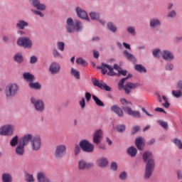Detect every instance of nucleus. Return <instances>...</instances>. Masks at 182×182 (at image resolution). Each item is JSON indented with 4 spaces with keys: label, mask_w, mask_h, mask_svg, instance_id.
<instances>
[{
    "label": "nucleus",
    "mask_w": 182,
    "mask_h": 182,
    "mask_svg": "<svg viewBox=\"0 0 182 182\" xmlns=\"http://www.w3.org/2000/svg\"><path fill=\"white\" fill-rule=\"evenodd\" d=\"M143 161L144 163L146 162L145 168L144 179L149 180L153 174V171L154 170V158H153V154L150 151H146L143 154Z\"/></svg>",
    "instance_id": "1"
},
{
    "label": "nucleus",
    "mask_w": 182,
    "mask_h": 182,
    "mask_svg": "<svg viewBox=\"0 0 182 182\" xmlns=\"http://www.w3.org/2000/svg\"><path fill=\"white\" fill-rule=\"evenodd\" d=\"M129 77H132V75H129L127 77L122 78L118 83L119 90H122V89H124L126 95H130L132 89H136V87H139V86H140L139 83L133 82H128L124 86V82H126L127 79H129Z\"/></svg>",
    "instance_id": "2"
},
{
    "label": "nucleus",
    "mask_w": 182,
    "mask_h": 182,
    "mask_svg": "<svg viewBox=\"0 0 182 182\" xmlns=\"http://www.w3.org/2000/svg\"><path fill=\"white\" fill-rule=\"evenodd\" d=\"M120 102L123 105L122 110L129 114V116H133V117H136V119H140L141 115L140 114V112L139 111H133L129 106H132V102L127 101L126 99H121Z\"/></svg>",
    "instance_id": "3"
},
{
    "label": "nucleus",
    "mask_w": 182,
    "mask_h": 182,
    "mask_svg": "<svg viewBox=\"0 0 182 182\" xmlns=\"http://www.w3.org/2000/svg\"><path fill=\"white\" fill-rule=\"evenodd\" d=\"M66 23V30L68 33H73L75 31H77V32L82 31V23L77 20L73 22V19L69 18Z\"/></svg>",
    "instance_id": "4"
},
{
    "label": "nucleus",
    "mask_w": 182,
    "mask_h": 182,
    "mask_svg": "<svg viewBox=\"0 0 182 182\" xmlns=\"http://www.w3.org/2000/svg\"><path fill=\"white\" fill-rule=\"evenodd\" d=\"M19 90V87L16 84H10L6 87V97H14Z\"/></svg>",
    "instance_id": "5"
},
{
    "label": "nucleus",
    "mask_w": 182,
    "mask_h": 182,
    "mask_svg": "<svg viewBox=\"0 0 182 182\" xmlns=\"http://www.w3.org/2000/svg\"><path fill=\"white\" fill-rule=\"evenodd\" d=\"M92 82L94 86L99 87L101 90H106V92H110L112 90V88H110V87H109L103 80L99 81L96 78H92Z\"/></svg>",
    "instance_id": "6"
},
{
    "label": "nucleus",
    "mask_w": 182,
    "mask_h": 182,
    "mask_svg": "<svg viewBox=\"0 0 182 182\" xmlns=\"http://www.w3.org/2000/svg\"><path fill=\"white\" fill-rule=\"evenodd\" d=\"M80 147L82 149V151L86 153H92L95 149V146L90 144L87 140H82L80 142Z\"/></svg>",
    "instance_id": "7"
},
{
    "label": "nucleus",
    "mask_w": 182,
    "mask_h": 182,
    "mask_svg": "<svg viewBox=\"0 0 182 182\" xmlns=\"http://www.w3.org/2000/svg\"><path fill=\"white\" fill-rule=\"evenodd\" d=\"M42 146V140L41 139V136H33L31 139V146L33 151H38L41 149Z\"/></svg>",
    "instance_id": "8"
},
{
    "label": "nucleus",
    "mask_w": 182,
    "mask_h": 182,
    "mask_svg": "<svg viewBox=\"0 0 182 182\" xmlns=\"http://www.w3.org/2000/svg\"><path fill=\"white\" fill-rule=\"evenodd\" d=\"M31 103L33 105L37 112H43V110H45V104L43 103V101L41 100H37L32 97L31 98Z\"/></svg>",
    "instance_id": "9"
},
{
    "label": "nucleus",
    "mask_w": 182,
    "mask_h": 182,
    "mask_svg": "<svg viewBox=\"0 0 182 182\" xmlns=\"http://www.w3.org/2000/svg\"><path fill=\"white\" fill-rule=\"evenodd\" d=\"M66 154V146L64 144L58 145L55 148L54 156L56 159H62Z\"/></svg>",
    "instance_id": "10"
},
{
    "label": "nucleus",
    "mask_w": 182,
    "mask_h": 182,
    "mask_svg": "<svg viewBox=\"0 0 182 182\" xmlns=\"http://www.w3.org/2000/svg\"><path fill=\"white\" fill-rule=\"evenodd\" d=\"M102 75H106L107 73L108 76H116V73L112 65H109L106 63H102L100 68ZM107 70L109 72L107 73Z\"/></svg>",
    "instance_id": "11"
},
{
    "label": "nucleus",
    "mask_w": 182,
    "mask_h": 182,
    "mask_svg": "<svg viewBox=\"0 0 182 182\" xmlns=\"http://www.w3.org/2000/svg\"><path fill=\"white\" fill-rule=\"evenodd\" d=\"M18 46H23V48H32V41L31 39L26 37L20 38L17 41Z\"/></svg>",
    "instance_id": "12"
},
{
    "label": "nucleus",
    "mask_w": 182,
    "mask_h": 182,
    "mask_svg": "<svg viewBox=\"0 0 182 182\" xmlns=\"http://www.w3.org/2000/svg\"><path fill=\"white\" fill-rule=\"evenodd\" d=\"M93 167V163L87 162L84 159H80L78 161V170L83 171V170H90Z\"/></svg>",
    "instance_id": "13"
},
{
    "label": "nucleus",
    "mask_w": 182,
    "mask_h": 182,
    "mask_svg": "<svg viewBox=\"0 0 182 182\" xmlns=\"http://www.w3.org/2000/svg\"><path fill=\"white\" fill-rule=\"evenodd\" d=\"M49 72L51 75H58L60 72V64L57 62H53L50 65Z\"/></svg>",
    "instance_id": "14"
},
{
    "label": "nucleus",
    "mask_w": 182,
    "mask_h": 182,
    "mask_svg": "<svg viewBox=\"0 0 182 182\" xmlns=\"http://www.w3.org/2000/svg\"><path fill=\"white\" fill-rule=\"evenodd\" d=\"M14 133V127L11 125H5L0 128V134L1 136H8Z\"/></svg>",
    "instance_id": "15"
},
{
    "label": "nucleus",
    "mask_w": 182,
    "mask_h": 182,
    "mask_svg": "<svg viewBox=\"0 0 182 182\" xmlns=\"http://www.w3.org/2000/svg\"><path fill=\"white\" fill-rule=\"evenodd\" d=\"M32 139H33V136H32V134H27L23 136V138H21L18 143L21 144L23 146H28L29 144V142L32 143Z\"/></svg>",
    "instance_id": "16"
},
{
    "label": "nucleus",
    "mask_w": 182,
    "mask_h": 182,
    "mask_svg": "<svg viewBox=\"0 0 182 182\" xmlns=\"http://www.w3.org/2000/svg\"><path fill=\"white\" fill-rule=\"evenodd\" d=\"M30 2L34 8L40 11H45L46 9V6L45 4H41L39 0H30Z\"/></svg>",
    "instance_id": "17"
},
{
    "label": "nucleus",
    "mask_w": 182,
    "mask_h": 182,
    "mask_svg": "<svg viewBox=\"0 0 182 182\" xmlns=\"http://www.w3.org/2000/svg\"><path fill=\"white\" fill-rule=\"evenodd\" d=\"M76 12L79 18H80L81 19H85L86 21H89V16H87V13H86L84 10L79 7H77Z\"/></svg>",
    "instance_id": "18"
},
{
    "label": "nucleus",
    "mask_w": 182,
    "mask_h": 182,
    "mask_svg": "<svg viewBox=\"0 0 182 182\" xmlns=\"http://www.w3.org/2000/svg\"><path fill=\"white\" fill-rule=\"evenodd\" d=\"M102 133L101 129H98L95 132L93 137V142L95 143V144H99L102 141Z\"/></svg>",
    "instance_id": "19"
},
{
    "label": "nucleus",
    "mask_w": 182,
    "mask_h": 182,
    "mask_svg": "<svg viewBox=\"0 0 182 182\" xmlns=\"http://www.w3.org/2000/svg\"><path fill=\"white\" fill-rule=\"evenodd\" d=\"M111 110L112 112H114V113H116V114H117L119 117H123L124 116V114L123 113V110L122 109V108H120L117 105H113L111 107Z\"/></svg>",
    "instance_id": "20"
},
{
    "label": "nucleus",
    "mask_w": 182,
    "mask_h": 182,
    "mask_svg": "<svg viewBox=\"0 0 182 182\" xmlns=\"http://www.w3.org/2000/svg\"><path fill=\"white\" fill-rule=\"evenodd\" d=\"M37 180L38 182H50L45 173L43 172H38L37 174Z\"/></svg>",
    "instance_id": "21"
},
{
    "label": "nucleus",
    "mask_w": 182,
    "mask_h": 182,
    "mask_svg": "<svg viewBox=\"0 0 182 182\" xmlns=\"http://www.w3.org/2000/svg\"><path fill=\"white\" fill-rule=\"evenodd\" d=\"M162 56L165 60H173L174 59V55L168 50H164Z\"/></svg>",
    "instance_id": "22"
},
{
    "label": "nucleus",
    "mask_w": 182,
    "mask_h": 182,
    "mask_svg": "<svg viewBox=\"0 0 182 182\" xmlns=\"http://www.w3.org/2000/svg\"><path fill=\"white\" fill-rule=\"evenodd\" d=\"M16 153L17 156H23L25 153V146L19 143L18 146L16 148Z\"/></svg>",
    "instance_id": "23"
},
{
    "label": "nucleus",
    "mask_w": 182,
    "mask_h": 182,
    "mask_svg": "<svg viewBox=\"0 0 182 182\" xmlns=\"http://www.w3.org/2000/svg\"><path fill=\"white\" fill-rule=\"evenodd\" d=\"M97 164L99 167H106L109 164V161L107 159L102 157L97 160Z\"/></svg>",
    "instance_id": "24"
},
{
    "label": "nucleus",
    "mask_w": 182,
    "mask_h": 182,
    "mask_svg": "<svg viewBox=\"0 0 182 182\" xmlns=\"http://www.w3.org/2000/svg\"><path fill=\"white\" fill-rule=\"evenodd\" d=\"M135 145L136 146L138 150H143V146H144V141L142 137H138L135 140Z\"/></svg>",
    "instance_id": "25"
},
{
    "label": "nucleus",
    "mask_w": 182,
    "mask_h": 182,
    "mask_svg": "<svg viewBox=\"0 0 182 182\" xmlns=\"http://www.w3.org/2000/svg\"><path fill=\"white\" fill-rule=\"evenodd\" d=\"M123 55L125 56V58H127V59L131 60V62H133L134 63H136L137 60L132 53H129L127 50H124Z\"/></svg>",
    "instance_id": "26"
},
{
    "label": "nucleus",
    "mask_w": 182,
    "mask_h": 182,
    "mask_svg": "<svg viewBox=\"0 0 182 182\" xmlns=\"http://www.w3.org/2000/svg\"><path fill=\"white\" fill-rule=\"evenodd\" d=\"M23 76L25 80H26L27 82H29V83H31V82H33V80H35V77L29 73H23Z\"/></svg>",
    "instance_id": "27"
},
{
    "label": "nucleus",
    "mask_w": 182,
    "mask_h": 182,
    "mask_svg": "<svg viewBox=\"0 0 182 182\" xmlns=\"http://www.w3.org/2000/svg\"><path fill=\"white\" fill-rule=\"evenodd\" d=\"M127 151L131 157H136V155L137 154V149L134 146L129 147Z\"/></svg>",
    "instance_id": "28"
},
{
    "label": "nucleus",
    "mask_w": 182,
    "mask_h": 182,
    "mask_svg": "<svg viewBox=\"0 0 182 182\" xmlns=\"http://www.w3.org/2000/svg\"><path fill=\"white\" fill-rule=\"evenodd\" d=\"M1 178L3 182H12V176L9 173H3Z\"/></svg>",
    "instance_id": "29"
},
{
    "label": "nucleus",
    "mask_w": 182,
    "mask_h": 182,
    "mask_svg": "<svg viewBox=\"0 0 182 182\" xmlns=\"http://www.w3.org/2000/svg\"><path fill=\"white\" fill-rule=\"evenodd\" d=\"M28 25V22L20 20L16 24V28H18V29H25Z\"/></svg>",
    "instance_id": "30"
},
{
    "label": "nucleus",
    "mask_w": 182,
    "mask_h": 182,
    "mask_svg": "<svg viewBox=\"0 0 182 182\" xmlns=\"http://www.w3.org/2000/svg\"><path fill=\"white\" fill-rule=\"evenodd\" d=\"M92 99L95 102L97 106H100V107H105V104L103 102L96 97V95H92Z\"/></svg>",
    "instance_id": "31"
},
{
    "label": "nucleus",
    "mask_w": 182,
    "mask_h": 182,
    "mask_svg": "<svg viewBox=\"0 0 182 182\" xmlns=\"http://www.w3.org/2000/svg\"><path fill=\"white\" fill-rule=\"evenodd\" d=\"M70 73L73 76H74L75 79H80V73L75 68H71Z\"/></svg>",
    "instance_id": "32"
},
{
    "label": "nucleus",
    "mask_w": 182,
    "mask_h": 182,
    "mask_svg": "<svg viewBox=\"0 0 182 182\" xmlns=\"http://www.w3.org/2000/svg\"><path fill=\"white\" fill-rule=\"evenodd\" d=\"M160 23V20L157 18H152L150 21V26H151V28H156V26H159Z\"/></svg>",
    "instance_id": "33"
},
{
    "label": "nucleus",
    "mask_w": 182,
    "mask_h": 182,
    "mask_svg": "<svg viewBox=\"0 0 182 182\" xmlns=\"http://www.w3.org/2000/svg\"><path fill=\"white\" fill-rule=\"evenodd\" d=\"M134 69L135 70H136L137 72H139L140 73H142V72H144V73H146V72H147V70H146V68H144L141 65H136L134 66Z\"/></svg>",
    "instance_id": "34"
},
{
    "label": "nucleus",
    "mask_w": 182,
    "mask_h": 182,
    "mask_svg": "<svg viewBox=\"0 0 182 182\" xmlns=\"http://www.w3.org/2000/svg\"><path fill=\"white\" fill-rule=\"evenodd\" d=\"M14 60L15 62H17V63H22V62H23V57L22 56V54H16L14 56Z\"/></svg>",
    "instance_id": "35"
},
{
    "label": "nucleus",
    "mask_w": 182,
    "mask_h": 182,
    "mask_svg": "<svg viewBox=\"0 0 182 182\" xmlns=\"http://www.w3.org/2000/svg\"><path fill=\"white\" fill-rule=\"evenodd\" d=\"M53 55L55 59H63V56H62V55L59 53V51H58L56 48H54L53 50Z\"/></svg>",
    "instance_id": "36"
},
{
    "label": "nucleus",
    "mask_w": 182,
    "mask_h": 182,
    "mask_svg": "<svg viewBox=\"0 0 182 182\" xmlns=\"http://www.w3.org/2000/svg\"><path fill=\"white\" fill-rule=\"evenodd\" d=\"M29 86L31 89H36V90L41 89V84H39L38 82H30Z\"/></svg>",
    "instance_id": "37"
},
{
    "label": "nucleus",
    "mask_w": 182,
    "mask_h": 182,
    "mask_svg": "<svg viewBox=\"0 0 182 182\" xmlns=\"http://www.w3.org/2000/svg\"><path fill=\"white\" fill-rule=\"evenodd\" d=\"M173 143H174V144H176L178 146V149H179V150L182 149V142H181V140H180V139H178L177 138H175L173 140Z\"/></svg>",
    "instance_id": "38"
},
{
    "label": "nucleus",
    "mask_w": 182,
    "mask_h": 182,
    "mask_svg": "<svg viewBox=\"0 0 182 182\" xmlns=\"http://www.w3.org/2000/svg\"><path fill=\"white\" fill-rule=\"evenodd\" d=\"M107 28L111 32H116L117 31V28L111 22L107 23Z\"/></svg>",
    "instance_id": "39"
},
{
    "label": "nucleus",
    "mask_w": 182,
    "mask_h": 182,
    "mask_svg": "<svg viewBox=\"0 0 182 182\" xmlns=\"http://www.w3.org/2000/svg\"><path fill=\"white\" fill-rule=\"evenodd\" d=\"M90 16L91 19H92L93 21H97V19H99V18H100L99 14L96 13V12L90 13Z\"/></svg>",
    "instance_id": "40"
},
{
    "label": "nucleus",
    "mask_w": 182,
    "mask_h": 182,
    "mask_svg": "<svg viewBox=\"0 0 182 182\" xmlns=\"http://www.w3.org/2000/svg\"><path fill=\"white\" fill-rule=\"evenodd\" d=\"M76 63L77 65H82V66H87V64L86 63V61H85V60H83V58H79L76 60Z\"/></svg>",
    "instance_id": "41"
},
{
    "label": "nucleus",
    "mask_w": 182,
    "mask_h": 182,
    "mask_svg": "<svg viewBox=\"0 0 182 182\" xmlns=\"http://www.w3.org/2000/svg\"><path fill=\"white\" fill-rule=\"evenodd\" d=\"M26 181L27 182H33L35 179L33 178V176L29 173L26 174L25 176Z\"/></svg>",
    "instance_id": "42"
},
{
    "label": "nucleus",
    "mask_w": 182,
    "mask_h": 182,
    "mask_svg": "<svg viewBox=\"0 0 182 182\" xmlns=\"http://www.w3.org/2000/svg\"><path fill=\"white\" fill-rule=\"evenodd\" d=\"M18 144V136H14L10 141V145L12 147H15Z\"/></svg>",
    "instance_id": "43"
},
{
    "label": "nucleus",
    "mask_w": 182,
    "mask_h": 182,
    "mask_svg": "<svg viewBox=\"0 0 182 182\" xmlns=\"http://www.w3.org/2000/svg\"><path fill=\"white\" fill-rule=\"evenodd\" d=\"M157 122L159 123V124H160V126H161V127L165 129V130H167V129H168V124H167V122L161 120H159Z\"/></svg>",
    "instance_id": "44"
},
{
    "label": "nucleus",
    "mask_w": 182,
    "mask_h": 182,
    "mask_svg": "<svg viewBox=\"0 0 182 182\" xmlns=\"http://www.w3.org/2000/svg\"><path fill=\"white\" fill-rule=\"evenodd\" d=\"M58 49L60 50L61 52H63L65 50V43L63 42H58L57 43Z\"/></svg>",
    "instance_id": "45"
},
{
    "label": "nucleus",
    "mask_w": 182,
    "mask_h": 182,
    "mask_svg": "<svg viewBox=\"0 0 182 182\" xmlns=\"http://www.w3.org/2000/svg\"><path fill=\"white\" fill-rule=\"evenodd\" d=\"M172 95L175 97H181L182 92H181V90H173L172 91Z\"/></svg>",
    "instance_id": "46"
},
{
    "label": "nucleus",
    "mask_w": 182,
    "mask_h": 182,
    "mask_svg": "<svg viewBox=\"0 0 182 182\" xmlns=\"http://www.w3.org/2000/svg\"><path fill=\"white\" fill-rule=\"evenodd\" d=\"M162 99L164 100L165 103L162 104L164 107L166 109L170 107V103H168V100H167V97L166 96H163Z\"/></svg>",
    "instance_id": "47"
},
{
    "label": "nucleus",
    "mask_w": 182,
    "mask_h": 182,
    "mask_svg": "<svg viewBox=\"0 0 182 182\" xmlns=\"http://www.w3.org/2000/svg\"><path fill=\"white\" fill-rule=\"evenodd\" d=\"M117 129L119 132H124L126 130V126L124 124L118 125Z\"/></svg>",
    "instance_id": "48"
},
{
    "label": "nucleus",
    "mask_w": 182,
    "mask_h": 182,
    "mask_svg": "<svg viewBox=\"0 0 182 182\" xmlns=\"http://www.w3.org/2000/svg\"><path fill=\"white\" fill-rule=\"evenodd\" d=\"M161 53V51H160V49H156V50H153V55L155 58H160V55Z\"/></svg>",
    "instance_id": "49"
},
{
    "label": "nucleus",
    "mask_w": 182,
    "mask_h": 182,
    "mask_svg": "<svg viewBox=\"0 0 182 182\" xmlns=\"http://www.w3.org/2000/svg\"><path fill=\"white\" fill-rule=\"evenodd\" d=\"M176 15H177V13H176V11L173 10L168 14L167 16L168 18H174Z\"/></svg>",
    "instance_id": "50"
},
{
    "label": "nucleus",
    "mask_w": 182,
    "mask_h": 182,
    "mask_svg": "<svg viewBox=\"0 0 182 182\" xmlns=\"http://www.w3.org/2000/svg\"><path fill=\"white\" fill-rule=\"evenodd\" d=\"M119 178L121 180H126V178H127V173L126 172H122L119 174Z\"/></svg>",
    "instance_id": "51"
},
{
    "label": "nucleus",
    "mask_w": 182,
    "mask_h": 182,
    "mask_svg": "<svg viewBox=\"0 0 182 182\" xmlns=\"http://www.w3.org/2000/svg\"><path fill=\"white\" fill-rule=\"evenodd\" d=\"M127 31L129 33H131V35H136V31H134V28L133 27H128Z\"/></svg>",
    "instance_id": "52"
},
{
    "label": "nucleus",
    "mask_w": 182,
    "mask_h": 182,
    "mask_svg": "<svg viewBox=\"0 0 182 182\" xmlns=\"http://www.w3.org/2000/svg\"><path fill=\"white\" fill-rule=\"evenodd\" d=\"M80 153V146L79 145H75V155L77 156Z\"/></svg>",
    "instance_id": "53"
},
{
    "label": "nucleus",
    "mask_w": 182,
    "mask_h": 182,
    "mask_svg": "<svg viewBox=\"0 0 182 182\" xmlns=\"http://www.w3.org/2000/svg\"><path fill=\"white\" fill-rule=\"evenodd\" d=\"M111 170H113L114 171H116V170H117V164L116 162H112Z\"/></svg>",
    "instance_id": "54"
},
{
    "label": "nucleus",
    "mask_w": 182,
    "mask_h": 182,
    "mask_svg": "<svg viewBox=\"0 0 182 182\" xmlns=\"http://www.w3.org/2000/svg\"><path fill=\"white\" fill-rule=\"evenodd\" d=\"M139 130H140L139 126L134 127L132 130V134H135V133H137V132H139Z\"/></svg>",
    "instance_id": "55"
},
{
    "label": "nucleus",
    "mask_w": 182,
    "mask_h": 182,
    "mask_svg": "<svg viewBox=\"0 0 182 182\" xmlns=\"http://www.w3.org/2000/svg\"><path fill=\"white\" fill-rule=\"evenodd\" d=\"M80 106H81L82 109H85V106H86L85 98H82L81 101H80Z\"/></svg>",
    "instance_id": "56"
},
{
    "label": "nucleus",
    "mask_w": 182,
    "mask_h": 182,
    "mask_svg": "<svg viewBox=\"0 0 182 182\" xmlns=\"http://www.w3.org/2000/svg\"><path fill=\"white\" fill-rule=\"evenodd\" d=\"M30 62L31 64L36 63L38 62V58L35 55L31 56Z\"/></svg>",
    "instance_id": "57"
},
{
    "label": "nucleus",
    "mask_w": 182,
    "mask_h": 182,
    "mask_svg": "<svg viewBox=\"0 0 182 182\" xmlns=\"http://www.w3.org/2000/svg\"><path fill=\"white\" fill-rule=\"evenodd\" d=\"M32 12H33V14H35L36 15H38L39 16H41V18H43V14H42V12L36 10H32Z\"/></svg>",
    "instance_id": "58"
},
{
    "label": "nucleus",
    "mask_w": 182,
    "mask_h": 182,
    "mask_svg": "<svg viewBox=\"0 0 182 182\" xmlns=\"http://www.w3.org/2000/svg\"><path fill=\"white\" fill-rule=\"evenodd\" d=\"M85 99H86L87 102L90 101V99H92V95L90 94V92L85 93Z\"/></svg>",
    "instance_id": "59"
},
{
    "label": "nucleus",
    "mask_w": 182,
    "mask_h": 182,
    "mask_svg": "<svg viewBox=\"0 0 182 182\" xmlns=\"http://www.w3.org/2000/svg\"><path fill=\"white\" fill-rule=\"evenodd\" d=\"M155 112H159L161 113H166V111L163 108L156 107Z\"/></svg>",
    "instance_id": "60"
},
{
    "label": "nucleus",
    "mask_w": 182,
    "mask_h": 182,
    "mask_svg": "<svg viewBox=\"0 0 182 182\" xmlns=\"http://www.w3.org/2000/svg\"><path fill=\"white\" fill-rule=\"evenodd\" d=\"M118 73H119L120 75H122V76H126V75H127V71L123 70L121 68V70L118 71Z\"/></svg>",
    "instance_id": "61"
},
{
    "label": "nucleus",
    "mask_w": 182,
    "mask_h": 182,
    "mask_svg": "<svg viewBox=\"0 0 182 182\" xmlns=\"http://www.w3.org/2000/svg\"><path fill=\"white\" fill-rule=\"evenodd\" d=\"M173 64H168L166 66V70H173Z\"/></svg>",
    "instance_id": "62"
},
{
    "label": "nucleus",
    "mask_w": 182,
    "mask_h": 182,
    "mask_svg": "<svg viewBox=\"0 0 182 182\" xmlns=\"http://www.w3.org/2000/svg\"><path fill=\"white\" fill-rule=\"evenodd\" d=\"M93 55H94V58H95V59H98L99 58V52H97L95 50H93Z\"/></svg>",
    "instance_id": "63"
},
{
    "label": "nucleus",
    "mask_w": 182,
    "mask_h": 182,
    "mask_svg": "<svg viewBox=\"0 0 182 182\" xmlns=\"http://www.w3.org/2000/svg\"><path fill=\"white\" fill-rule=\"evenodd\" d=\"M177 87L178 89H182V81H178Z\"/></svg>",
    "instance_id": "64"
}]
</instances>
